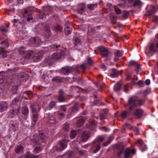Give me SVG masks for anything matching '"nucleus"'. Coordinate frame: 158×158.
Returning a JSON list of instances; mask_svg holds the SVG:
<instances>
[{"instance_id": "nucleus-1", "label": "nucleus", "mask_w": 158, "mask_h": 158, "mask_svg": "<svg viewBox=\"0 0 158 158\" xmlns=\"http://www.w3.org/2000/svg\"><path fill=\"white\" fill-rule=\"evenodd\" d=\"M65 56V51L63 49H58L57 52L53 53L51 56L47 57L44 61L46 64L51 65L56 60L60 59Z\"/></svg>"}, {"instance_id": "nucleus-2", "label": "nucleus", "mask_w": 158, "mask_h": 158, "mask_svg": "<svg viewBox=\"0 0 158 158\" xmlns=\"http://www.w3.org/2000/svg\"><path fill=\"white\" fill-rule=\"evenodd\" d=\"M77 72H78V69L77 67H75V66H74L72 67H64L60 70V73L64 75H68L70 73L76 75L75 73H77Z\"/></svg>"}, {"instance_id": "nucleus-3", "label": "nucleus", "mask_w": 158, "mask_h": 158, "mask_svg": "<svg viewBox=\"0 0 158 158\" xmlns=\"http://www.w3.org/2000/svg\"><path fill=\"white\" fill-rule=\"evenodd\" d=\"M155 38L149 45L148 50L150 52H158V33L156 34Z\"/></svg>"}, {"instance_id": "nucleus-4", "label": "nucleus", "mask_w": 158, "mask_h": 158, "mask_svg": "<svg viewBox=\"0 0 158 158\" xmlns=\"http://www.w3.org/2000/svg\"><path fill=\"white\" fill-rule=\"evenodd\" d=\"M0 44L3 47H0V56L4 58L6 57L7 56V53L5 48L9 47V44L8 41L7 40H5L1 42Z\"/></svg>"}, {"instance_id": "nucleus-5", "label": "nucleus", "mask_w": 158, "mask_h": 158, "mask_svg": "<svg viewBox=\"0 0 158 158\" xmlns=\"http://www.w3.org/2000/svg\"><path fill=\"white\" fill-rule=\"evenodd\" d=\"M46 137L45 134L42 131H40L37 139H34L31 140L32 142L35 144L39 145L41 143L44 142L45 141Z\"/></svg>"}, {"instance_id": "nucleus-6", "label": "nucleus", "mask_w": 158, "mask_h": 158, "mask_svg": "<svg viewBox=\"0 0 158 158\" xmlns=\"http://www.w3.org/2000/svg\"><path fill=\"white\" fill-rule=\"evenodd\" d=\"M137 98L135 96H131L129 98L127 106L130 111H132L137 106Z\"/></svg>"}, {"instance_id": "nucleus-7", "label": "nucleus", "mask_w": 158, "mask_h": 158, "mask_svg": "<svg viewBox=\"0 0 158 158\" xmlns=\"http://www.w3.org/2000/svg\"><path fill=\"white\" fill-rule=\"evenodd\" d=\"M31 112L32 113V119L33 122L34 123V124H35L37 121L39 117L37 109L39 108L40 109V108L39 106H35L34 105H31Z\"/></svg>"}, {"instance_id": "nucleus-8", "label": "nucleus", "mask_w": 158, "mask_h": 158, "mask_svg": "<svg viewBox=\"0 0 158 158\" xmlns=\"http://www.w3.org/2000/svg\"><path fill=\"white\" fill-rule=\"evenodd\" d=\"M82 104L81 103L77 102L75 103L71 108H69L68 110L69 113L68 114V117L70 118L72 113H77L78 111L79 106L81 105L82 107Z\"/></svg>"}, {"instance_id": "nucleus-9", "label": "nucleus", "mask_w": 158, "mask_h": 158, "mask_svg": "<svg viewBox=\"0 0 158 158\" xmlns=\"http://www.w3.org/2000/svg\"><path fill=\"white\" fill-rule=\"evenodd\" d=\"M136 151L134 149H131L129 148H127L124 151V158H132L135 153Z\"/></svg>"}, {"instance_id": "nucleus-10", "label": "nucleus", "mask_w": 158, "mask_h": 158, "mask_svg": "<svg viewBox=\"0 0 158 158\" xmlns=\"http://www.w3.org/2000/svg\"><path fill=\"white\" fill-rule=\"evenodd\" d=\"M20 108V107H11L8 113V117L10 118H14L16 114L19 113Z\"/></svg>"}, {"instance_id": "nucleus-11", "label": "nucleus", "mask_w": 158, "mask_h": 158, "mask_svg": "<svg viewBox=\"0 0 158 158\" xmlns=\"http://www.w3.org/2000/svg\"><path fill=\"white\" fill-rule=\"evenodd\" d=\"M97 50L100 52L101 54L103 57H108L110 53L107 48L102 46L97 47Z\"/></svg>"}, {"instance_id": "nucleus-12", "label": "nucleus", "mask_w": 158, "mask_h": 158, "mask_svg": "<svg viewBox=\"0 0 158 158\" xmlns=\"http://www.w3.org/2000/svg\"><path fill=\"white\" fill-rule=\"evenodd\" d=\"M30 43L36 47H38L41 45L42 43L40 39L37 37L31 38L29 40Z\"/></svg>"}, {"instance_id": "nucleus-13", "label": "nucleus", "mask_w": 158, "mask_h": 158, "mask_svg": "<svg viewBox=\"0 0 158 158\" xmlns=\"http://www.w3.org/2000/svg\"><path fill=\"white\" fill-rule=\"evenodd\" d=\"M101 146L99 143L93 142L91 144V149L94 153H97L100 149Z\"/></svg>"}, {"instance_id": "nucleus-14", "label": "nucleus", "mask_w": 158, "mask_h": 158, "mask_svg": "<svg viewBox=\"0 0 158 158\" xmlns=\"http://www.w3.org/2000/svg\"><path fill=\"white\" fill-rule=\"evenodd\" d=\"M51 12V10L48 7L46 6L43 9V12L40 13V17L42 19H44L45 18L46 15H49Z\"/></svg>"}, {"instance_id": "nucleus-15", "label": "nucleus", "mask_w": 158, "mask_h": 158, "mask_svg": "<svg viewBox=\"0 0 158 158\" xmlns=\"http://www.w3.org/2000/svg\"><path fill=\"white\" fill-rule=\"evenodd\" d=\"M143 112L142 110L140 109H136L133 113L134 117L136 119L140 118L142 116Z\"/></svg>"}, {"instance_id": "nucleus-16", "label": "nucleus", "mask_w": 158, "mask_h": 158, "mask_svg": "<svg viewBox=\"0 0 158 158\" xmlns=\"http://www.w3.org/2000/svg\"><path fill=\"white\" fill-rule=\"evenodd\" d=\"M24 57L27 59H32L36 56L35 52L31 50L26 51Z\"/></svg>"}, {"instance_id": "nucleus-17", "label": "nucleus", "mask_w": 158, "mask_h": 158, "mask_svg": "<svg viewBox=\"0 0 158 158\" xmlns=\"http://www.w3.org/2000/svg\"><path fill=\"white\" fill-rule=\"evenodd\" d=\"M123 54V51L121 50H116L114 52V62H117L118 60L119 57L122 56Z\"/></svg>"}, {"instance_id": "nucleus-18", "label": "nucleus", "mask_w": 158, "mask_h": 158, "mask_svg": "<svg viewBox=\"0 0 158 158\" xmlns=\"http://www.w3.org/2000/svg\"><path fill=\"white\" fill-rule=\"evenodd\" d=\"M64 95V92L62 89L60 90L59 91V95L58 98V99L59 102H62L66 100V98Z\"/></svg>"}, {"instance_id": "nucleus-19", "label": "nucleus", "mask_w": 158, "mask_h": 158, "mask_svg": "<svg viewBox=\"0 0 158 158\" xmlns=\"http://www.w3.org/2000/svg\"><path fill=\"white\" fill-rule=\"evenodd\" d=\"M86 6L85 4H79L77 6V11L78 13L81 15L82 14L85 10Z\"/></svg>"}, {"instance_id": "nucleus-20", "label": "nucleus", "mask_w": 158, "mask_h": 158, "mask_svg": "<svg viewBox=\"0 0 158 158\" xmlns=\"http://www.w3.org/2000/svg\"><path fill=\"white\" fill-rule=\"evenodd\" d=\"M91 132L86 131L83 132L82 134L81 139L83 141H86L89 138Z\"/></svg>"}, {"instance_id": "nucleus-21", "label": "nucleus", "mask_w": 158, "mask_h": 158, "mask_svg": "<svg viewBox=\"0 0 158 158\" xmlns=\"http://www.w3.org/2000/svg\"><path fill=\"white\" fill-rule=\"evenodd\" d=\"M97 125V122L95 121H92L89 123L87 124L86 127L87 129L91 130H93L94 129Z\"/></svg>"}, {"instance_id": "nucleus-22", "label": "nucleus", "mask_w": 158, "mask_h": 158, "mask_svg": "<svg viewBox=\"0 0 158 158\" xmlns=\"http://www.w3.org/2000/svg\"><path fill=\"white\" fill-rule=\"evenodd\" d=\"M29 110L27 107H23L22 108V113L23 114V118L24 119H26L28 117Z\"/></svg>"}, {"instance_id": "nucleus-23", "label": "nucleus", "mask_w": 158, "mask_h": 158, "mask_svg": "<svg viewBox=\"0 0 158 158\" xmlns=\"http://www.w3.org/2000/svg\"><path fill=\"white\" fill-rule=\"evenodd\" d=\"M8 107V105L6 102H1L0 103V112L4 111L7 109Z\"/></svg>"}, {"instance_id": "nucleus-24", "label": "nucleus", "mask_w": 158, "mask_h": 158, "mask_svg": "<svg viewBox=\"0 0 158 158\" xmlns=\"http://www.w3.org/2000/svg\"><path fill=\"white\" fill-rule=\"evenodd\" d=\"M121 73L120 71H118L115 69H112V72L110 73V76L112 78L118 77Z\"/></svg>"}, {"instance_id": "nucleus-25", "label": "nucleus", "mask_w": 158, "mask_h": 158, "mask_svg": "<svg viewBox=\"0 0 158 158\" xmlns=\"http://www.w3.org/2000/svg\"><path fill=\"white\" fill-rule=\"evenodd\" d=\"M9 126L10 129L15 132L17 129L18 127V125L16 121H11L9 124Z\"/></svg>"}, {"instance_id": "nucleus-26", "label": "nucleus", "mask_w": 158, "mask_h": 158, "mask_svg": "<svg viewBox=\"0 0 158 158\" xmlns=\"http://www.w3.org/2000/svg\"><path fill=\"white\" fill-rule=\"evenodd\" d=\"M74 155V152L71 151L61 156L59 158H73Z\"/></svg>"}, {"instance_id": "nucleus-27", "label": "nucleus", "mask_w": 158, "mask_h": 158, "mask_svg": "<svg viewBox=\"0 0 158 158\" xmlns=\"http://www.w3.org/2000/svg\"><path fill=\"white\" fill-rule=\"evenodd\" d=\"M152 10H148L146 12V15L148 16H151L156 13L157 9L154 6H152Z\"/></svg>"}, {"instance_id": "nucleus-28", "label": "nucleus", "mask_w": 158, "mask_h": 158, "mask_svg": "<svg viewBox=\"0 0 158 158\" xmlns=\"http://www.w3.org/2000/svg\"><path fill=\"white\" fill-rule=\"evenodd\" d=\"M59 146L60 148V151H62L64 150L67 147V143L64 140L61 141L59 143Z\"/></svg>"}, {"instance_id": "nucleus-29", "label": "nucleus", "mask_w": 158, "mask_h": 158, "mask_svg": "<svg viewBox=\"0 0 158 158\" xmlns=\"http://www.w3.org/2000/svg\"><path fill=\"white\" fill-rule=\"evenodd\" d=\"M70 90L71 91H76L78 92H82L83 89L77 85H72L70 87Z\"/></svg>"}, {"instance_id": "nucleus-30", "label": "nucleus", "mask_w": 158, "mask_h": 158, "mask_svg": "<svg viewBox=\"0 0 158 158\" xmlns=\"http://www.w3.org/2000/svg\"><path fill=\"white\" fill-rule=\"evenodd\" d=\"M143 4V3L140 0H135L133 5V6L135 7H136L140 9Z\"/></svg>"}, {"instance_id": "nucleus-31", "label": "nucleus", "mask_w": 158, "mask_h": 158, "mask_svg": "<svg viewBox=\"0 0 158 158\" xmlns=\"http://www.w3.org/2000/svg\"><path fill=\"white\" fill-rule=\"evenodd\" d=\"M24 148L21 145L17 146L15 148V152L17 154H19L21 152H23Z\"/></svg>"}, {"instance_id": "nucleus-32", "label": "nucleus", "mask_w": 158, "mask_h": 158, "mask_svg": "<svg viewBox=\"0 0 158 158\" xmlns=\"http://www.w3.org/2000/svg\"><path fill=\"white\" fill-rule=\"evenodd\" d=\"M73 44L75 46H80L82 44V41L77 37H76L73 38Z\"/></svg>"}, {"instance_id": "nucleus-33", "label": "nucleus", "mask_w": 158, "mask_h": 158, "mask_svg": "<svg viewBox=\"0 0 158 158\" xmlns=\"http://www.w3.org/2000/svg\"><path fill=\"white\" fill-rule=\"evenodd\" d=\"M48 123L50 124H55L56 123V121L54 116L52 115L49 114L48 116Z\"/></svg>"}, {"instance_id": "nucleus-34", "label": "nucleus", "mask_w": 158, "mask_h": 158, "mask_svg": "<svg viewBox=\"0 0 158 158\" xmlns=\"http://www.w3.org/2000/svg\"><path fill=\"white\" fill-rule=\"evenodd\" d=\"M130 114V112L124 110L120 114V115L122 118L125 119L126 118L127 116L129 115Z\"/></svg>"}, {"instance_id": "nucleus-35", "label": "nucleus", "mask_w": 158, "mask_h": 158, "mask_svg": "<svg viewBox=\"0 0 158 158\" xmlns=\"http://www.w3.org/2000/svg\"><path fill=\"white\" fill-rule=\"evenodd\" d=\"M39 155L36 156L31 154L29 152H27L26 154L27 158H39Z\"/></svg>"}, {"instance_id": "nucleus-36", "label": "nucleus", "mask_w": 158, "mask_h": 158, "mask_svg": "<svg viewBox=\"0 0 158 158\" xmlns=\"http://www.w3.org/2000/svg\"><path fill=\"white\" fill-rule=\"evenodd\" d=\"M72 31V28L70 26H67L64 29V31L66 35L70 34Z\"/></svg>"}, {"instance_id": "nucleus-37", "label": "nucleus", "mask_w": 158, "mask_h": 158, "mask_svg": "<svg viewBox=\"0 0 158 158\" xmlns=\"http://www.w3.org/2000/svg\"><path fill=\"white\" fill-rule=\"evenodd\" d=\"M56 105V103L54 101H51L48 104L47 108L48 110H50L52 108L55 107Z\"/></svg>"}, {"instance_id": "nucleus-38", "label": "nucleus", "mask_w": 158, "mask_h": 158, "mask_svg": "<svg viewBox=\"0 0 158 158\" xmlns=\"http://www.w3.org/2000/svg\"><path fill=\"white\" fill-rule=\"evenodd\" d=\"M62 27L59 25H56L53 28V30L56 32H61L62 30Z\"/></svg>"}, {"instance_id": "nucleus-39", "label": "nucleus", "mask_w": 158, "mask_h": 158, "mask_svg": "<svg viewBox=\"0 0 158 158\" xmlns=\"http://www.w3.org/2000/svg\"><path fill=\"white\" fill-rule=\"evenodd\" d=\"M44 30L47 33L48 36H50L51 35V32L48 26L47 25L45 26L44 27Z\"/></svg>"}, {"instance_id": "nucleus-40", "label": "nucleus", "mask_w": 158, "mask_h": 158, "mask_svg": "<svg viewBox=\"0 0 158 158\" xmlns=\"http://www.w3.org/2000/svg\"><path fill=\"white\" fill-rule=\"evenodd\" d=\"M75 67H77V68L78 69V72H77V73H75L76 75H77V73H79V69L80 68L83 70L82 73H84V71L85 70L86 68V67L85 65L83 64H81L80 67L78 66H75Z\"/></svg>"}, {"instance_id": "nucleus-41", "label": "nucleus", "mask_w": 158, "mask_h": 158, "mask_svg": "<svg viewBox=\"0 0 158 158\" xmlns=\"http://www.w3.org/2000/svg\"><path fill=\"white\" fill-rule=\"evenodd\" d=\"M85 122V121L83 118H81L78 120L77 123V127H81Z\"/></svg>"}, {"instance_id": "nucleus-42", "label": "nucleus", "mask_w": 158, "mask_h": 158, "mask_svg": "<svg viewBox=\"0 0 158 158\" xmlns=\"http://www.w3.org/2000/svg\"><path fill=\"white\" fill-rule=\"evenodd\" d=\"M104 139V138L103 137L100 136L97 137L93 142L99 144V143L102 142Z\"/></svg>"}, {"instance_id": "nucleus-43", "label": "nucleus", "mask_w": 158, "mask_h": 158, "mask_svg": "<svg viewBox=\"0 0 158 158\" xmlns=\"http://www.w3.org/2000/svg\"><path fill=\"white\" fill-rule=\"evenodd\" d=\"M52 80L53 82L56 83H60L62 82V80L60 77L57 76L54 77L52 78Z\"/></svg>"}, {"instance_id": "nucleus-44", "label": "nucleus", "mask_w": 158, "mask_h": 158, "mask_svg": "<svg viewBox=\"0 0 158 158\" xmlns=\"http://www.w3.org/2000/svg\"><path fill=\"white\" fill-rule=\"evenodd\" d=\"M18 87L19 86L18 85L12 86L11 89V91L13 94H15L16 93Z\"/></svg>"}, {"instance_id": "nucleus-45", "label": "nucleus", "mask_w": 158, "mask_h": 158, "mask_svg": "<svg viewBox=\"0 0 158 158\" xmlns=\"http://www.w3.org/2000/svg\"><path fill=\"white\" fill-rule=\"evenodd\" d=\"M94 104L95 105H98L99 104V99L98 98L97 95H94Z\"/></svg>"}, {"instance_id": "nucleus-46", "label": "nucleus", "mask_w": 158, "mask_h": 158, "mask_svg": "<svg viewBox=\"0 0 158 158\" xmlns=\"http://www.w3.org/2000/svg\"><path fill=\"white\" fill-rule=\"evenodd\" d=\"M25 48L24 47H21L18 49L19 52L21 54H25Z\"/></svg>"}, {"instance_id": "nucleus-47", "label": "nucleus", "mask_w": 158, "mask_h": 158, "mask_svg": "<svg viewBox=\"0 0 158 158\" xmlns=\"http://www.w3.org/2000/svg\"><path fill=\"white\" fill-rule=\"evenodd\" d=\"M97 6L96 4H89L87 5L88 8L90 10H93L94 8L96 7Z\"/></svg>"}, {"instance_id": "nucleus-48", "label": "nucleus", "mask_w": 158, "mask_h": 158, "mask_svg": "<svg viewBox=\"0 0 158 158\" xmlns=\"http://www.w3.org/2000/svg\"><path fill=\"white\" fill-rule=\"evenodd\" d=\"M19 99V97H17L15 98L11 101V105H16L18 102Z\"/></svg>"}, {"instance_id": "nucleus-49", "label": "nucleus", "mask_w": 158, "mask_h": 158, "mask_svg": "<svg viewBox=\"0 0 158 158\" xmlns=\"http://www.w3.org/2000/svg\"><path fill=\"white\" fill-rule=\"evenodd\" d=\"M69 125L68 123H66L64 124L63 129L64 131H68L69 130Z\"/></svg>"}, {"instance_id": "nucleus-50", "label": "nucleus", "mask_w": 158, "mask_h": 158, "mask_svg": "<svg viewBox=\"0 0 158 158\" xmlns=\"http://www.w3.org/2000/svg\"><path fill=\"white\" fill-rule=\"evenodd\" d=\"M77 132L75 130H72L71 131L70 137L71 139L74 138L76 136Z\"/></svg>"}, {"instance_id": "nucleus-51", "label": "nucleus", "mask_w": 158, "mask_h": 158, "mask_svg": "<svg viewBox=\"0 0 158 158\" xmlns=\"http://www.w3.org/2000/svg\"><path fill=\"white\" fill-rule=\"evenodd\" d=\"M121 89V85L119 83L115 84L114 86V89L116 91H119Z\"/></svg>"}, {"instance_id": "nucleus-52", "label": "nucleus", "mask_w": 158, "mask_h": 158, "mask_svg": "<svg viewBox=\"0 0 158 158\" xmlns=\"http://www.w3.org/2000/svg\"><path fill=\"white\" fill-rule=\"evenodd\" d=\"M73 80L74 81L77 82V83H79L81 82L82 79L80 77H73Z\"/></svg>"}, {"instance_id": "nucleus-53", "label": "nucleus", "mask_w": 158, "mask_h": 158, "mask_svg": "<svg viewBox=\"0 0 158 158\" xmlns=\"http://www.w3.org/2000/svg\"><path fill=\"white\" fill-rule=\"evenodd\" d=\"M123 127L125 129L126 128L130 130H131L133 127L130 124L128 123H125Z\"/></svg>"}, {"instance_id": "nucleus-54", "label": "nucleus", "mask_w": 158, "mask_h": 158, "mask_svg": "<svg viewBox=\"0 0 158 158\" xmlns=\"http://www.w3.org/2000/svg\"><path fill=\"white\" fill-rule=\"evenodd\" d=\"M41 151V148L40 147H36L34 148L33 152L34 153L36 154L40 152Z\"/></svg>"}, {"instance_id": "nucleus-55", "label": "nucleus", "mask_w": 158, "mask_h": 158, "mask_svg": "<svg viewBox=\"0 0 158 158\" xmlns=\"http://www.w3.org/2000/svg\"><path fill=\"white\" fill-rule=\"evenodd\" d=\"M100 119L101 120H103L104 119H106L107 118V115L104 114H102L101 113L100 114Z\"/></svg>"}, {"instance_id": "nucleus-56", "label": "nucleus", "mask_w": 158, "mask_h": 158, "mask_svg": "<svg viewBox=\"0 0 158 158\" xmlns=\"http://www.w3.org/2000/svg\"><path fill=\"white\" fill-rule=\"evenodd\" d=\"M137 106L139 105L140 106L143 105L144 102V100L143 99L138 100L137 99Z\"/></svg>"}, {"instance_id": "nucleus-57", "label": "nucleus", "mask_w": 158, "mask_h": 158, "mask_svg": "<svg viewBox=\"0 0 158 158\" xmlns=\"http://www.w3.org/2000/svg\"><path fill=\"white\" fill-rule=\"evenodd\" d=\"M129 15L128 11H124L123 13L122 16L124 19H126L128 17Z\"/></svg>"}, {"instance_id": "nucleus-58", "label": "nucleus", "mask_w": 158, "mask_h": 158, "mask_svg": "<svg viewBox=\"0 0 158 158\" xmlns=\"http://www.w3.org/2000/svg\"><path fill=\"white\" fill-rule=\"evenodd\" d=\"M110 20L113 24H114L116 23L117 18L115 16H113L111 17Z\"/></svg>"}, {"instance_id": "nucleus-59", "label": "nucleus", "mask_w": 158, "mask_h": 158, "mask_svg": "<svg viewBox=\"0 0 158 158\" xmlns=\"http://www.w3.org/2000/svg\"><path fill=\"white\" fill-rule=\"evenodd\" d=\"M152 21L157 24H158V16L155 15L153 16Z\"/></svg>"}, {"instance_id": "nucleus-60", "label": "nucleus", "mask_w": 158, "mask_h": 158, "mask_svg": "<svg viewBox=\"0 0 158 158\" xmlns=\"http://www.w3.org/2000/svg\"><path fill=\"white\" fill-rule=\"evenodd\" d=\"M137 62L134 60H131L130 61L129 65L130 66H135L137 64Z\"/></svg>"}, {"instance_id": "nucleus-61", "label": "nucleus", "mask_w": 158, "mask_h": 158, "mask_svg": "<svg viewBox=\"0 0 158 158\" xmlns=\"http://www.w3.org/2000/svg\"><path fill=\"white\" fill-rule=\"evenodd\" d=\"M131 130L135 132V134L136 135L139 134V130L138 128L136 127H133Z\"/></svg>"}, {"instance_id": "nucleus-62", "label": "nucleus", "mask_w": 158, "mask_h": 158, "mask_svg": "<svg viewBox=\"0 0 158 158\" xmlns=\"http://www.w3.org/2000/svg\"><path fill=\"white\" fill-rule=\"evenodd\" d=\"M67 108L65 105L61 106L60 109V111L61 112H65L66 111Z\"/></svg>"}, {"instance_id": "nucleus-63", "label": "nucleus", "mask_w": 158, "mask_h": 158, "mask_svg": "<svg viewBox=\"0 0 158 158\" xmlns=\"http://www.w3.org/2000/svg\"><path fill=\"white\" fill-rule=\"evenodd\" d=\"M0 31L4 34V33H6L8 32V29H5L3 28L2 27H1L0 28Z\"/></svg>"}, {"instance_id": "nucleus-64", "label": "nucleus", "mask_w": 158, "mask_h": 158, "mask_svg": "<svg viewBox=\"0 0 158 158\" xmlns=\"http://www.w3.org/2000/svg\"><path fill=\"white\" fill-rule=\"evenodd\" d=\"M64 117V114L62 112H59L58 113V117L60 120L61 119Z\"/></svg>"}]
</instances>
